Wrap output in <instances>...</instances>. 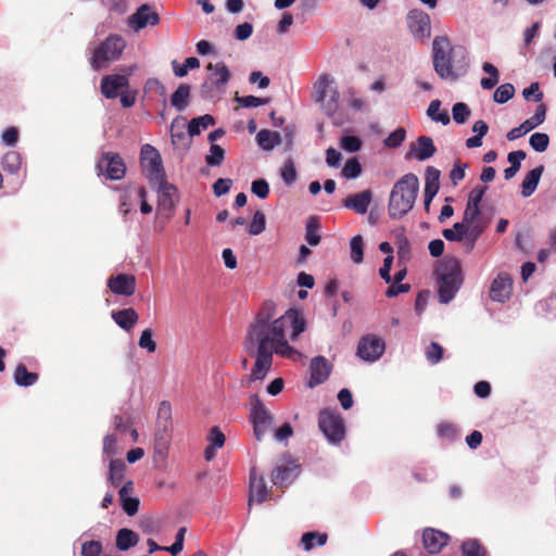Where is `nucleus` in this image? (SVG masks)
<instances>
[{
    "mask_svg": "<svg viewBox=\"0 0 556 556\" xmlns=\"http://www.w3.org/2000/svg\"><path fill=\"white\" fill-rule=\"evenodd\" d=\"M315 541L318 546L324 545L327 542V534L326 533L307 532V533L303 534L302 540H301V542L304 546V549H306V551H309L314 547Z\"/></svg>",
    "mask_w": 556,
    "mask_h": 556,
    "instance_id": "43",
    "label": "nucleus"
},
{
    "mask_svg": "<svg viewBox=\"0 0 556 556\" xmlns=\"http://www.w3.org/2000/svg\"><path fill=\"white\" fill-rule=\"evenodd\" d=\"M38 380L37 374L27 371L23 364L17 365L14 371V381L17 386L29 387Z\"/></svg>",
    "mask_w": 556,
    "mask_h": 556,
    "instance_id": "37",
    "label": "nucleus"
},
{
    "mask_svg": "<svg viewBox=\"0 0 556 556\" xmlns=\"http://www.w3.org/2000/svg\"><path fill=\"white\" fill-rule=\"evenodd\" d=\"M319 429L332 444L340 443L344 438L343 419L333 412L323 410L320 413Z\"/></svg>",
    "mask_w": 556,
    "mask_h": 556,
    "instance_id": "9",
    "label": "nucleus"
},
{
    "mask_svg": "<svg viewBox=\"0 0 556 556\" xmlns=\"http://www.w3.org/2000/svg\"><path fill=\"white\" fill-rule=\"evenodd\" d=\"M526 159V152L522 150L513 151L508 153L507 160L510 163V166L504 170V177L506 180L511 179L519 172L521 166V161Z\"/></svg>",
    "mask_w": 556,
    "mask_h": 556,
    "instance_id": "35",
    "label": "nucleus"
},
{
    "mask_svg": "<svg viewBox=\"0 0 556 556\" xmlns=\"http://www.w3.org/2000/svg\"><path fill=\"white\" fill-rule=\"evenodd\" d=\"M435 274L440 302L446 304L455 298L462 286L460 264L455 257H445L437 266Z\"/></svg>",
    "mask_w": 556,
    "mask_h": 556,
    "instance_id": "4",
    "label": "nucleus"
},
{
    "mask_svg": "<svg viewBox=\"0 0 556 556\" xmlns=\"http://www.w3.org/2000/svg\"><path fill=\"white\" fill-rule=\"evenodd\" d=\"M102 544L99 541H87L81 545V556H100Z\"/></svg>",
    "mask_w": 556,
    "mask_h": 556,
    "instance_id": "57",
    "label": "nucleus"
},
{
    "mask_svg": "<svg viewBox=\"0 0 556 556\" xmlns=\"http://www.w3.org/2000/svg\"><path fill=\"white\" fill-rule=\"evenodd\" d=\"M533 128L532 126L530 125V123H528L527 121H525L522 124H520L518 127H515L513 129H510L508 132H507V139L509 141H513V140H516L522 136H525L526 134H528L529 131H531Z\"/></svg>",
    "mask_w": 556,
    "mask_h": 556,
    "instance_id": "60",
    "label": "nucleus"
},
{
    "mask_svg": "<svg viewBox=\"0 0 556 556\" xmlns=\"http://www.w3.org/2000/svg\"><path fill=\"white\" fill-rule=\"evenodd\" d=\"M479 216H480V206L467 203L464 215H463L462 223H464L471 230L473 228H478L480 230V236H481L482 232L484 231L485 226L478 223Z\"/></svg>",
    "mask_w": 556,
    "mask_h": 556,
    "instance_id": "31",
    "label": "nucleus"
},
{
    "mask_svg": "<svg viewBox=\"0 0 556 556\" xmlns=\"http://www.w3.org/2000/svg\"><path fill=\"white\" fill-rule=\"evenodd\" d=\"M544 172V166L540 165L531 169L522 180L521 184V195L528 198L534 193L540 182L541 176Z\"/></svg>",
    "mask_w": 556,
    "mask_h": 556,
    "instance_id": "28",
    "label": "nucleus"
},
{
    "mask_svg": "<svg viewBox=\"0 0 556 556\" xmlns=\"http://www.w3.org/2000/svg\"><path fill=\"white\" fill-rule=\"evenodd\" d=\"M206 68L211 73L207 75L205 81L202 85V92H225L226 86L230 79V72L227 65L224 62H217L215 64L210 63Z\"/></svg>",
    "mask_w": 556,
    "mask_h": 556,
    "instance_id": "8",
    "label": "nucleus"
},
{
    "mask_svg": "<svg viewBox=\"0 0 556 556\" xmlns=\"http://www.w3.org/2000/svg\"><path fill=\"white\" fill-rule=\"evenodd\" d=\"M236 102H238L242 108H257L261 105H265L268 103V99L257 98L254 96H244L235 98Z\"/></svg>",
    "mask_w": 556,
    "mask_h": 556,
    "instance_id": "54",
    "label": "nucleus"
},
{
    "mask_svg": "<svg viewBox=\"0 0 556 556\" xmlns=\"http://www.w3.org/2000/svg\"><path fill=\"white\" fill-rule=\"evenodd\" d=\"M549 137L544 132H534L529 139V144L536 152H544L548 148Z\"/></svg>",
    "mask_w": 556,
    "mask_h": 556,
    "instance_id": "47",
    "label": "nucleus"
},
{
    "mask_svg": "<svg viewBox=\"0 0 556 556\" xmlns=\"http://www.w3.org/2000/svg\"><path fill=\"white\" fill-rule=\"evenodd\" d=\"M114 321L123 329L130 330L138 321V314L134 308H125L112 314Z\"/></svg>",
    "mask_w": 556,
    "mask_h": 556,
    "instance_id": "30",
    "label": "nucleus"
},
{
    "mask_svg": "<svg viewBox=\"0 0 556 556\" xmlns=\"http://www.w3.org/2000/svg\"><path fill=\"white\" fill-rule=\"evenodd\" d=\"M372 193L370 190H364L362 192L349 195L343 205L346 208L353 210L357 214H365L368 210V206L371 202Z\"/></svg>",
    "mask_w": 556,
    "mask_h": 556,
    "instance_id": "24",
    "label": "nucleus"
},
{
    "mask_svg": "<svg viewBox=\"0 0 556 556\" xmlns=\"http://www.w3.org/2000/svg\"><path fill=\"white\" fill-rule=\"evenodd\" d=\"M340 146L346 152L354 153L361 150L362 140L356 136H343Z\"/></svg>",
    "mask_w": 556,
    "mask_h": 556,
    "instance_id": "53",
    "label": "nucleus"
},
{
    "mask_svg": "<svg viewBox=\"0 0 556 556\" xmlns=\"http://www.w3.org/2000/svg\"><path fill=\"white\" fill-rule=\"evenodd\" d=\"M515 94V88L511 84H503L496 88L493 99L496 103L503 104L510 100Z\"/></svg>",
    "mask_w": 556,
    "mask_h": 556,
    "instance_id": "45",
    "label": "nucleus"
},
{
    "mask_svg": "<svg viewBox=\"0 0 556 556\" xmlns=\"http://www.w3.org/2000/svg\"><path fill=\"white\" fill-rule=\"evenodd\" d=\"M351 260L359 264L364 258V242L362 236L357 235L350 241Z\"/></svg>",
    "mask_w": 556,
    "mask_h": 556,
    "instance_id": "42",
    "label": "nucleus"
},
{
    "mask_svg": "<svg viewBox=\"0 0 556 556\" xmlns=\"http://www.w3.org/2000/svg\"><path fill=\"white\" fill-rule=\"evenodd\" d=\"M108 286L113 293L129 296L135 292L136 279L131 275L119 274L116 277H112Z\"/></svg>",
    "mask_w": 556,
    "mask_h": 556,
    "instance_id": "23",
    "label": "nucleus"
},
{
    "mask_svg": "<svg viewBox=\"0 0 556 556\" xmlns=\"http://www.w3.org/2000/svg\"><path fill=\"white\" fill-rule=\"evenodd\" d=\"M266 219L265 215L261 211H256L253 215V219L249 226V232L252 236H257L265 230Z\"/></svg>",
    "mask_w": 556,
    "mask_h": 556,
    "instance_id": "50",
    "label": "nucleus"
},
{
    "mask_svg": "<svg viewBox=\"0 0 556 556\" xmlns=\"http://www.w3.org/2000/svg\"><path fill=\"white\" fill-rule=\"evenodd\" d=\"M139 542L138 534L127 528H123L117 532L116 535V547L119 551H127L132 546H136Z\"/></svg>",
    "mask_w": 556,
    "mask_h": 556,
    "instance_id": "32",
    "label": "nucleus"
},
{
    "mask_svg": "<svg viewBox=\"0 0 556 556\" xmlns=\"http://www.w3.org/2000/svg\"><path fill=\"white\" fill-rule=\"evenodd\" d=\"M189 100L190 86L187 84H181L172 94L170 103L177 111L181 112L188 106Z\"/></svg>",
    "mask_w": 556,
    "mask_h": 556,
    "instance_id": "33",
    "label": "nucleus"
},
{
    "mask_svg": "<svg viewBox=\"0 0 556 556\" xmlns=\"http://www.w3.org/2000/svg\"><path fill=\"white\" fill-rule=\"evenodd\" d=\"M132 67L128 68L127 74L106 75L101 80V92L108 99H115L119 92L129 85V75Z\"/></svg>",
    "mask_w": 556,
    "mask_h": 556,
    "instance_id": "15",
    "label": "nucleus"
},
{
    "mask_svg": "<svg viewBox=\"0 0 556 556\" xmlns=\"http://www.w3.org/2000/svg\"><path fill=\"white\" fill-rule=\"evenodd\" d=\"M511 290V279L507 275L501 274L491 285L490 296L493 301L503 303L510 298Z\"/></svg>",
    "mask_w": 556,
    "mask_h": 556,
    "instance_id": "21",
    "label": "nucleus"
},
{
    "mask_svg": "<svg viewBox=\"0 0 556 556\" xmlns=\"http://www.w3.org/2000/svg\"><path fill=\"white\" fill-rule=\"evenodd\" d=\"M160 23L159 13L149 4L140 5L135 13L128 16L127 25L138 33L147 26H155Z\"/></svg>",
    "mask_w": 556,
    "mask_h": 556,
    "instance_id": "13",
    "label": "nucleus"
},
{
    "mask_svg": "<svg viewBox=\"0 0 556 556\" xmlns=\"http://www.w3.org/2000/svg\"><path fill=\"white\" fill-rule=\"evenodd\" d=\"M214 124L215 119L210 114L192 118L188 124V134L190 137H195Z\"/></svg>",
    "mask_w": 556,
    "mask_h": 556,
    "instance_id": "34",
    "label": "nucleus"
},
{
    "mask_svg": "<svg viewBox=\"0 0 556 556\" xmlns=\"http://www.w3.org/2000/svg\"><path fill=\"white\" fill-rule=\"evenodd\" d=\"M453 119L456 124H464L470 116V110L464 102H457L452 108Z\"/></svg>",
    "mask_w": 556,
    "mask_h": 556,
    "instance_id": "48",
    "label": "nucleus"
},
{
    "mask_svg": "<svg viewBox=\"0 0 556 556\" xmlns=\"http://www.w3.org/2000/svg\"><path fill=\"white\" fill-rule=\"evenodd\" d=\"M251 405V420L254 435L257 441H262L266 432L270 429L274 417L257 397L252 400Z\"/></svg>",
    "mask_w": 556,
    "mask_h": 556,
    "instance_id": "10",
    "label": "nucleus"
},
{
    "mask_svg": "<svg viewBox=\"0 0 556 556\" xmlns=\"http://www.w3.org/2000/svg\"><path fill=\"white\" fill-rule=\"evenodd\" d=\"M159 430L155 433V448L161 452L166 448L169 439L168 426L172 415L170 405L162 402L159 408Z\"/></svg>",
    "mask_w": 556,
    "mask_h": 556,
    "instance_id": "17",
    "label": "nucleus"
},
{
    "mask_svg": "<svg viewBox=\"0 0 556 556\" xmlns=\"http://www.w3.org/2000/svg\"><path fill=\"white\" fill-rule=\"evenodd\" d=\"M522 96L526 100H533L540 102L543 99V93L540 91L539 83H532L528 88L523 89Z\"/></svg>",
    "mask_w": 556,
    "mask_h": 556,
    "instance_id": "63",
    "label": "nucleus"
},
{
    "mask_svg": "<svg viewBox=\"0 0 556 556\" xmlns=\"http://www.w3.org/2000/svg\"><path fill=\"white\" fill-rule=\"evenodd\" d=\"M442 356H443V348L435 343V342H431L427 349H426V358L427 361L434 365V364H438L441 359H442Z\"/></svg>",
    "mask_w": 556,
    "mask_h": 556,
    "instance_id": "51",
    "label": "nucleus"
},
{
    "mask_svg": "<svg viewBox=\"0 0 556 556\" xmlns=\"http://www.w3.org/2000/svg\"><path fill=\"white\" fill-rule=\"evenodd\" d=\"M319 225L315 218H309L306 224L305 229V240L309 245H317L320 241V236L318 233Z\"/></svg>",
    "mask_w": 556,
    "mask_h": 556,
    "instance_id": "46",
    "label": "nucleus"
},
{
    "mask_svg": "<svg viewBox=\"0 0 556 556\" xmlns=\"http://www.w3.org/2000/svg\"><path fill=\"white\" fill-rule=\"evenodd\" d=\"M419 191V180L415 174H406L393 186L388 204L390 218L405 216L414 206Z\"/></svg>",
    "mask_w": 556,
    "mask_h": 556,
    "instance_id": "3",
    "label": "nucleus"
},
{
    "mask_svg": "<svg viewBox=\"0 0 556 556\" xmlns=\"http://www.w3.org/2000/svg\"><path fill=\"white\" fill-rule=\"evenodd\" d=\"M225 160V150L215 143L210 147V153L205 156L208 166H219Z\"/></svg>",
    "mask_w": 556,
    "mask_h": 556,
    "instance_id": "44",
    "label": "nucleus"
},
{
    "mask_svg": "<svg viewBox=\"0 0 556 556\" xmlns=\"http://www.w3.org/2000/svg\"><path fill=\"white\" fill-rule=\"evenodd\" d=\"M126 48V40L117 34L110 35L92 52L90 65L94 71H100L109 63L118 60Z\"/></svg>",
    "mask_w": 556,
    "mask_h": 556,
    "instance_id": "5",
    "label": "nucleus"
},
{
    "mask_svg": "<svg viewBox=\"0 0 556 556\" xmlns=\"http://www.w3.org/2000/svg\"><path fill=\"white\" fill-rule=\"evenodd\" d=\"M281 178L287 185H292L296 179V170L294 164L291 161H288L282 170Z\"/></svg>",
    "mask_w": 556,
    "mask_h": 556,
    "instance_id": "62",
    "label": "nucleus"
},
{
    "mask_svg": "<svg viewBox=\"0 0 556 556\" xmlns=\"http://www.w3.org/2000/svg\"><path fill=\"white\" fill-rule=\"evenodd\" d=\"M450 540L448 534L445 532L435 530L433 528H427L422 533L424 547L430 554H438L447 544Z\"/></svg>",
    "mask_w": 556,
    "mask_h": 556,
    "instance_id": "19",
    "label": "nucleus"
},
{
    "mask_svg": "<svg viewBox=\"0 0 556 556\" xmlns=\"http://www.w3.org/2000/svg\"><path fill=\"white\" fill-rule=\"evenodd\" d=\"M406 131L404 128H397L391 132L386 139L384 144L389 148H397L405 140Z\"/></svg>",
    "mask_w": 556,
    "mask_h": 556,
    "instance_id": "55",
    "label": "nucleus"
},
{
    "mask_svg": "<svg viewBox=\"0 0 556 556\" xmlns=\"http://www.w3.org/2000/svg\"><path fill=\"white\" fill-rule=\"evenodd\" d=\"M443 237L447 241H465L466 252H471L475 248L476 241L480 237V230L473 228L472 230L464 223H455L453 228H447L442 231Z\"/></svg>",
    "mask_w": 556,
    "mask_h": 556,
    "instance_id": "12",
    "label": "nucleus"
},
{
    "mask_svg": "<svg viewBox=\"0 0 556 556\" xmlns=\"http://www.w3.org/2000/svg\"><path fill=\"white\" fill-rule=\"evenodd\" d=\"M435 73L445 80L463 77L469 67L468 52L463 46H452L447 37H435L432 43Z\"/></svg>",
    "mask_w": 556,
    "mask_h": 556,
    "instance_id": "2",
    "label": "nucleus"
},
{
    "mask_svg": "<svg viewBox=\"0 0 556 556\" xmlns=\"http://www.w3.org/2000/svg\"><path fill=\"white\" fill-rule=\"evenodd\" d=\"M463 556H485L482 546L476 541H467L462 545Z\"/></svg>",
    "mask_w": 556,
    "mask_h": 556,
    "instance_id": "52",
    "label": "nucleus"
},
{
    "mask_svg": "<svg viewBox=\"0 0 556 556\" xmlns=\"http://www.w3.org/2000/svg\"><path fill=\"white\" fill-rule=\"evenodd\" d=\"M305 319L295 309L277 316L276 304L266 301L250 323L244 338V350L255 362L249 380H263L269 372L274 354L296 361L301 353L289 344L287 328H291L290 341L294 342L305 330Z\"/></svg>",
    "mask_w": 556,
    "mask_h": 556,
    "instance_id": "1",
    "label": "nucleus"
},
{
    "mask_svg": "<svg viewBox=\"0 0 556 556\" xmlns=\"http://www.w3.org/2000/svg\"><path fill=\"white\" fill-rule=\"evenodd\" d=\"M256 142L264 151H271L281 143V136L277 131L262 129L256 135Z\"/></svg>",
    "mask_w": 556,
    "mask_h": 556,
    "instance_id": "29",
    "label": "nucleus"
},
{
    "mask_svg": "<svg viewBox=\"0 0 556 556\" xmlns=\"http://www.w3.org/2000/svg\"><path fill=\"white\" fill-rule=\"evenodd\" d=\"M410 153L418 161L430 159L437 151L433 140L427 136L418 137L416 143L410 144Z\"/></svg>",
    "mask_w": 556,
    "mask_h": 556,
    "instance_id": "25",
    "label": "nucleus"
},
{
    "mask_svg": "<svg viewBox=\"0 0 556 556\" xmlns=\"http://www.w3.org/2000/svg\"><path fill=\"white\" fill-rule=\"evenodd\" d=\"M331 369L332 365L324 356H316L312 358L309 364L311 377L307 386L309 388H315L316 386L324 383L328 379Z\"/></svg>",
    "mask_w": 556,
    "mask_h": 556,
    "instance_id": "18",
    "label": "nucleus"
},
{
    "mask_svg": "<svg viewBox=\"0 0 556 556\" xmlns=\"http://www.w3.org/2000/svg\"><path fill=\"white\" fill-rule=\"evenodd\" d=\"M427 116L437 123L447 125L451 122L447 111H441V101L432 100L427 109Z\"/></svg>",
    "mask_w": 556,
    "mask_h": 556,
    "instance_id": "36",
    "label": "nucleus"
},
{
    "mask_svg": "<svg viewBox=\"0 0 556 556\" xmlns=\"http://www.w3.org/2000/svg\"><path fill=\"white\" fill-rule=\"evenodd\" d=\"M361 173L362 166L356 157L348 160L342 169V176L346 179H355L361 175Z\"/></svg>",
    "mask_w": 556,
    "mask_h": 556,
    "instance_id": "49",
    "label": "nucleus"
},
{
    "mask_svg": "<svg viewBox=\"0 0 556 556\" xmlns=\"http://www.w3.org/2000/svg\"><path fill=\"white\" fill-rule=\"evenodd\" d=\"M1 164L5 172H8L10 174H15L21 168L22 157H21L20 153L15 152V151H10L4 154Z\"/></svg>",
    "mask_w": 556,
    "mask_h": 556,
    "instance_id": "40",
    "label": "nucleus"
},
{
    "mask_svg": "<svg viewBox=\"0 0 556 556\" xmlns=\"http://www.w3.org/2000/svg\"><path fill=\"white\" fill-rule=\"evenodd\" d=\"M316 101L328 116H333L339 108L340 93L334 86V78L329 74H323L314 85Z\"/></svg>",
    "mask_w": 556,
    "mask_h": 556,
    "instance_id": "6",
    "label": "nucleus"
},
{
    "mask_svg": "<svg viewBox=\"0 0 556 556\" xmlns=\"http://www.w3.org/2000/svg\"><path fill=\"white\" fill-rule=\"evenodd\" d=\"M157 188V210L159 211H172L175 206V194L176 187L168 184L166 179L162 182L152 184Z\"/></svg>",
    "mask_w": 556,
    "mask_h": 556,
    "instance_id": "20",
    "label": "nucleus"
},
{
    "mask_svg": "<svg viewBox=\"0 0 556 556\" xmlns=\"http://www.w3.org/2000/svg\"><path fill=\"white\" fill-rule=\"evenodd\" d=\"M99 170L112 180H119L124 177L126 167L117 154L106 153L98 162Z\"/></svg>",
    "mask_w": 556,
    "mask_h": 556,
    "instance_id": "16",
    "label": "nucleus"
},
{
    "mask_svg": "<svg viewBox=\"0 0 556 556\" xmlns=\"http://www.w3.org/2000/svg\"><path fill=\"white\" fill-rule=\"evenodd\" d=\"M407 26L415 38L425 39L431 35L430 17L421 10H412L408 12Z\"/></svg>",
    "mask_w": 556,
    "mask_h": 556,
    "instance_id": "14",
    "label": "nucleus"
},
{
    "mask_svg": "<svg viewBox=\"0 0 556 556\" xmlns=\"http://www.w3.org/2000/svg\"><path fill=\"white\" fill-rule=\"evenodd\" d=\"M342 154L334 148L326 150V163L330 167L338 168L341 165Z\"/></svg>",
    "mask_w": 556,
    "mask_h": 556,
    "instance_id": "64",
    "label": "nucleus"
},
{
    "mask_svg": "<svg viewBox=\"0 0 556 556\" xmlns=\"http://www.w3.org/2000/svg\"><path fill=\"white\" fill-rule=\"evenodd\" d=\"M225 435L218 427H213L208 433L207 441L208 445L220 448L225 444Z\"/></svg>",
    "mask_w": 556,
    "mask_h": 556,
    "instance_id": "58",
    "label": "nucleus"
},
{
    "mask_svg": "<svg viewBox=\"0 0 556 556\" xmlns=\"http://www.w3.org/2000/svg\"><path fill=\"white\" fill-rule=\"evenodd\" d=\"M251 190L260 199H265L269 193V186L265 179H256L252 182Z\"/></svg>",
    "mask_w": 556,
    "mask_h": 556,
    "instance_id": "59",
    "label": "nucleus"
},
{
    "mask_svg": "<svg viewBox=\"0 0 556 556\" xmlns=\"http://www.w3.org/2000/svg\"><path fill=\"white\" fill-rule=\"evenodd\" d=\"M172 66L174 74L177 77H185L189 70H194L200 66V61L194 56H190L185 60L182 65H180L177 61H173Z\"/></svg>",
    "mask_w": 556,
    "mask_h": 556,
    "instance_id": "41",
    "label": "nucleus"
},
{
    "mask_svg": "<svg viewBox=\"0 0 556 556\" xmlns=\"http://www.w3.org/2000/svg\"><path fill=\"white\" fill-rule=\"evenodd\" d=\"M232 180L230 178H218L213 185V191L216 197H222L229 192Z\"/></svg>",
    "mask_w": 556,
    "mask_h": 556,
    "instance_id": "61",
    "label": "nucleus"
},
{
    "mask_svg": "<svg viewBox=\"0 0 556 556\" xmlns=\"http://www.w3.org/2000/svg\"><path fill=\"white\" fill-rule=\"evenodd\" d=\"M125 463L121 459H113L110 462L109 481L112 485L117 486L124 477Z\"/></svg>",
    "mask_w": 556,
    "mask_h": 556,
    "instance_id": "39",
    "label": "nucleus"
},
{
    "mask_svg": "<svg viewBox=\"0 0 556 556\" xmlns=\"http://www.w3.org/2000/svg\"><path fill=\"white\" fill-rule=\"evenodd\" d=\"M298 466L294 463L287 465H278L271 475V480L275 485L283 486L291 483L298 476Z\"/></svg>",
    "mask_w": 556,
    "mask_h": 556,
    "instance_id": "26",
    "label": "nucleus"
},
{
    "mask_svg": "<svg viewBox=\"0 0 556 556\" xmlns=\"http://www.w3.org/2000/svg\"><path fill=\"white\" fill-rule=\"evenodd\" d=\"M437 434L441 440L453 442L458 439V429L453 422L442 421L437 426Z\"/></svg>",
    "mask_w": 556,
    "mask_h": 556,
    "instance_id": "38",
    "label": "nucleus"
},
{
    "mask_svg": "<svg viewBox=\"0 0 556 556\" xmlns=\"http://www.w3.org/2000/svg\"><path fill=\"white\" fill-rule=\"evenodd\" d=\"M268 498V490L264 478L262 476H257L255 469L253 468L250 473L249 505L252 503L261 504Z\"/></svg>",
    "mask_w": 556,
    "mask_h": 556,
    "instance_id": "22",
    "label": "nucleus"
},
{
    "mask_svg": "<svg viewBox=\"0 0 556 556\" xmlns=\"http://www.w3.org/2000/svg\"><path fill=\"white\" fill-rule=\"evenodd\" d=\"M132 491L134 483L131 481H127L118 491L122 508L128 516L137 514L139 507V500L130 496Z\"/></svg>",
    "mask_w": 556,
    "mask_h": 556,
    "instance_id": "27",
    "label": "nucleus"
},
{
    "mask_svg": "<svg viewBox=\"0 0 556 556\" xmlns=\"http://www.w3.org/2000/svg\"><path fill=\"white\" fill-rule=\"evenodd\" d=\"M138 345L148 351L149 353H153L156 350V343L152 339V331L150 329H146L142 331Z\"/></svg>",
    "mask_w": 556,
    "mask_h": 556,
    "instance_id": "56",
    "label": "nucleus"
},
{
    "mask_svg": "<svg viewBox=\"0 0 556 556\" xmlns=\"http://www.w3.org/2000/svg\"><path fill=\"white\" fill-rule=\"evenodd\" d=\"M140 163L142 170L151 185L162 182L163 179H166L161 154L154 147L144 144L141 148Z\"/></svg>",
    "mask_w": 556,
    "mask_h": 556,
    "instance_id": "7",
    "label": "nucleus"
},
{
    "mask_svg": "<svg viewBox=\"0 0 556 556\" xmlns=\"http://www.w3.org/2000/svg\"><path fill=\"white\" fill-rule=\"evenodd\" d=\"M386 350L384 340L375 334L364 336L358 344L356 355L368 363L378 361Z\"/></svg>",
    "mask_w": 556,
    "mask_h": 556,
    "instance_id": "11",
    "label": "nucleus"
}]
</instances>
